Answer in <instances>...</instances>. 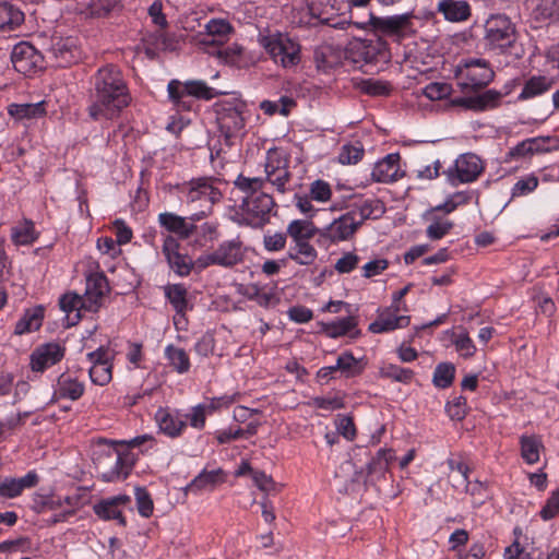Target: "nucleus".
Instances as JSON below:
<instances>
[{
    "label": "nucleus",
    "mask_w": 559,
    "mask_h": 559,
    "mask_svg": "<svg viewBox=\"0 0 559 559\" xmlns=\"http://www.w3.org/2000/svg\"><path fill=\"white\" fill-rule=\"evenodd\" d=\"M181 192L187 195L189 202H201L202 205L207 206H211L221 198V192L212 186L207 178H199L185 183Z\"/></svg>",
    "instance_id": "nucleus-17"
},
{
    "label": "nucleus",
    "mask_w": 559,
    "mask_h": 559,
    "mask_svg": "<svg viewBox=\"0 0 559 559\" xmlns=\"http://www.w3.org/2000/svg\"><path fill=\"white\" fill-rule=\"evenodd\" d=\"M331 195L332 190L326 181L318 179L310 185L311 200L324 203L331 199Z\"/></svg>",
    "instance_id": "nucleus-55"
},
{
    "label": "nucleus",
    "mask_w": 559,
    "mask_h": 559,
    "mask_svg": "<svg viewBox=\"0 0 559 559\" xmlns=\"http://www.w3.org/2000/svg\"><path fill=\"white\" fill-rule=\"evenodd\" d=\"M485 45L500 53H506L516 41L515 25L504 14H492L485 23Z\"/></svg>",
    "instance_id": "nucleus-4"
},
{
    "label": "nucleus",
    "mask_w": 559,
    "mask_h": 559,
    "mask_svg": "<svg viewBox=\"0 0 559 559\" xmlns=\"http://www.w3.org/2000/svg\"><path fill=\"white\" fill-rule=\"evenodd\" d=\"M552 84L554 81L545 75L532 76L525 82L519 98L530 99L539 96L549 91Z\"/></svg>",
    "instance_id": "nucleus-28"
},
{
    "label": "nucleus",
    "mask_w": 559,
    "mask_h": 559,
    "mask_svg": "<svg viewBox=\"0 0 559 559\" xmlns=\"http://www.w3.org/2000/svg\"><path fill=\"white\" fill-rule=\"evenodd\" d=\"M38 481V476L35 472H28L21 478L5 477L0 479V497L15 498L20 496L24 489L33 488Z\"/></svg>",
    "instance_id": "nucleus-20"
},
{
    "label": "nucleus",
    "mask_w": 559,
    "mask_h": 559,
    "mask_svg": "<svg viewBox=\"0 0 559 559\" xmlns=\"http://www.w3.org/2000/svg\"><path fill=\"white\" fill-rule=\"evenodd\" d=\"M384 212V207L379 200H367L361 204L356 205L350 211L349 215L355 218L358 227L368 218H377Z\"/></svg>",
    "instance_id": "nucleus-27"
},
{
    "label": "nucleus",
    "mask_w": 559,
    "mask_h": 559,
    "mask_svg": "<svg viewBox=\"0 0 559 559\" xmlns=\"http://www.w3.org/2000/svg\"><path fill=\"white\" fill-rule=\"evenodd\" d=\"M119 246L120 245L110 237H102L97 240V249L103 254H107L112 259L121 254Z\"/></svg>",
    "instance_id": "nucleus-63"
},
{
    "label": "nucleus",
    "mask_w": 559,
    "mask_h": 559,
    "mask_svg": "<svg viewBox=\"0 0 559 559\" xmlns=\"http://www.w3.org/2000/svg\"><path fill=\"white\" fill-rule=\"evenodd\" d=\"M451 93V86L447 83L433 82L424 90V95L431 100L445 98Z\"/></svg>",
    "instance_id": "nucleus-57"
},
{
    "label": "nucleus",
    "mask_w": 559,
    "mask_h": 559,
    "mask_svg": "<svg viewBox=\"0 0 559 559\" xmlns=\"http://www.w3.org/2000/svg\"><path fill=\"white\" fill-rule=\"evenodd\" d=\"M206 34L213 37V44H222L234 31L231 24L224 19H212L205 24Z\"/></svg>",
    "instance_id": "nucleus-37"
},
{
    "label": "nucleus",
    "mask_w": 559,
    "mask_h": 559,
    "mask_svg": "<svg viewBox=\"0 0 559 559\" xmlns=\"http://www.w3.org/2000/svg\"><path fill=\"white\" fill-rule=\"evenodd\" d=\"M44 310L36 308L27 310L24 316L16 322L14 332L22 335L32 331H37L43 323Z\"/></svg>",
    "instance_id": "nucleus-31"
},
{
    "label": "nucleus",
    "mask_w": 559,
    "mask_h": 559,
    "mask_svg": "<svg viewBox=\"0 0 559 559\" xmlns=\"http://www.w3.org/2000/svg\"><path fill=\"white\" fill-rule=\"evenodd\" d=\"M335 368H338L346 378L356 377L364 370L360 360L356 359L350 352H344L337 357Z\"/></svg>",
    "instance_id": "nucleus-38"
},
{
    "label": "nucleus",
    "mask_w": 559,
    "mask_h": 559,
    "mask_svg": "<svg viewBox=\"0 0 559 559\" xmlns=\"http://www.w3.org/2000/svg\"><path fill=\"white\" fill-rule=\"evenodd\" d=\"M265 182L271 183L277 192L284 194L288 191L287 185L290 182L292 174L288 168L282 169L280 171H274L269 174L263 178Z\"/></svg>",
    "instance_id": "nucleus-48"
},
{
    "label": "nucleus",
    "mask_w": 559,
    "mask_h": 559,
    "mask_svg": "<svg viewBox=\"0 0 559 559\" xmlns=\"http://www.w3.org/2000/svg\"><path fill=\"white\" fill-rule=\"evenodd\" d=\"M165 356L169 365L179 373H185L190 369V359L183 348L168 345L165 348Z\"/></svg>",
    "instance_id": "nucleus-35"
},
{
    "label": "nucleus",
    "mask_w": 559,
    "mask_h": 559,
    "mask_svg": "<svg viewBox=\"0 0 559 559\" xmlns=\"http://www.w3.org/2000/svg\"><path fill=\"white\" fill-rule=\"evenodd\" d=\"M453 228V222L449 219H435L428 225L426 233L431 240L443 238Z\"/></svg>",
    "instance_id": "nucleus-54"
},
{
    "label": "nucleus",
    "mask_w": 559,
    "mask_h": 559,
    "mask_svg": "<svg viewBox=\"0 0 559 559\" xmlns=\"http://www.w3.org/2000/svg\"><path fill=\"white\" fill-rule=\"evenodd\" d=\"M11 61L14 69L24 75H32L44 67L41 53L26 41H21L13 47Z\"/></svg>",
    "instance_id": "nucleus-11"
},
{
    "label": "nucleus",
    "mask_w": 559,
    "mask_h": 559,
    "mask_svg": "<svg viewBox=\"0 0 559 559\" xmlns=\"http://www.w3.org/2000/svg\"><path fill=\"white\" fill-rule=\"evenodd\" d=\"M400 306L395 305L379 310L377 320L369 324L368 330L372 333H386L406 328L411 322V318L400 314Z\"/></svg>",
    "instance_id": "nucleus-16"
},
{
    "label": "nucleus",
    "mask_w": 559,
    "mask_h": 559,
    "mask_svg": "<svg viewBox=\"0 0 559 559\" xmlns=\"http://www.w3.org/2000/svg\"><path fill=\"white\" fill-rule=\"evenodd\" d=\"M538 186V178L534 175H530L515 182L512 188V197H522L533 192Z\"/></svg>",
    "instance_id": "nucleus-56"
},
{
    "label": "nucleus",
    "mask_w": 559,
    "mask_h": 559,
    "mask_svg": "<svg viewBox=\"0 0 559 559\" xmlns=\"http://www.w3.org/2000/svg\"><path fill=\"white\" fill-rule=\"evenodd\" d=\"M131 503V498L127 495L109 497L95 503L94 513L104 521L116 520L121 526H126L127 521L123 510Z\"/></svg>",
    "instance_id": "nucleus-15"
},
{
    "label": "nucleus",
    "mask_w": 559,
    "mask_h": 559,
    "mask_svg": "<svg viewBox=\"0 0 559 559\" xmlns=\"http://www.w3.org/2000/svg\"><path fill=\"white\" fill-rule=\"evenodd\" d=\"M274 207L275 202L271 194L266 192L258 193L253 199L241 201L242 221L252 228H261L270 222Z\"/></svg>",
    "instance_id": "nucleus-7"
},
{
    "label": "nucleus",
    "mask_w": 559,
    "mask_h": 559,
    "mask_svg": "<svg viewBox=\"0 0 559 559\" xmlns=\"http://www.w3.org/2000/svg\"><path fill=\"white\" fill-rule=\"evenodd\" d=\"M357 86L361 92L370 96L389 95L391 91V85L388 82L374 79H362Z\"/></svg>",
    "instance_id": "nucleus-45"
},
{
    "label": "nucleus",
    "mask_w": 559,
    "mask_h": 559,
    "mask_svg": "<svg viewBox=\"0 0 559 559\" xmlns=\"http://www.w3.org/2000/svg\"><path fill=\"white\" fill-rule=\"evenodd\" d=\"M245 255L246 248L239 237L225 240L214 251L203 253L197 258V271H203L212 265L230 269L242 263Z\"/></svg>",
    "instance_id": "nucleus-5"
},
{
    "label": "nucleus",
    "mask_w": 559,
    "mask_h": 559,
    "mask_svg": "<svg viewBox=\"0 0 559 559\" xmlns=\"http://www.w3.org/2000/svg\"><path fill=\"white\" fill-rule=\"evenodd\" d=\"M483 171V160L473 153H465L455 159L453 166L449 167L444 175L448 182L456 187L461 183L474 182Z\"/></svg>",
    "instance_id": "nucleus-10"
},
{
    "label": "nucleus",
    "mask_w": 559,
    "mask_h": 559,
    "mask_svg": "<svg viewBox=\"0 0 559 559\" xmlns=\"http://www.w3.org/2000/svg\"><path fill=\"white\" fill-rule=\"evenodd\" d=\"M394 459L395 454L392 449H380L367 465L368 474L383 475Z\"/></svg>",
    "instance_id": "nucleus-33"
},
{
    "label": "nucleus",
    "mask_w": 559,
    "mask_h": 559,
    "mask_svg": "<svg viewBox=\"0 0 559 559\" xmlns=\"http://www.w3.org/2000/svg\"><path fill=\"white\" fill-rule=\"evenodd\" d=\"M359 263V257L354 252H346L343 257H341L334 265V269L341 273H349L357 267Z\"/></svg>",
    "instance_id": "nucleus-60"
},
{
    "label": "nucleus",
    "mask_w": 559,
    "mask_h": 559,
    "mask_svg": "<svg viewBox=\"0 0 559 559\" xmlns=\"http://www.w3.org/2000/svg\"><path fill=\"white\" fill-rule=\"evenodd\" d=\"M131 102L121 71L112 66H105L97 71L94 90L91 94L88 116L93 120H110L119 115Z\"/></svg>",
    "instance_id": "nucleus-2"
},
{
    "label": "nucleus",
    "mask_w": 559,
    "mask_h": 559,
    "mask_svg": "<svg viewBox=\"0 0 559 559\" xmlns=\"http://www.w3.org/2000/svg\"><path fill=\"white\" fill-rule=\"evenodd\" d=\"M179 242L173 236H166L163 243V253L169 267L179 276H188L197 270V259L193 261L188 254L179 252Z\"/></svg>",
    "instance_id": "nucleus-13"
},
{
    "label": "nucleus",
    "mask_w": 559,
    "mask_h": 559,
    "mask_svg": "<svg viewBox=\"0 0 559 559\" xmlns=\"http://www.w3.org/2000/svg\"><path fill=\"white\" fill-rule=\"evenodd\" d=\"M84 393V384L76 379L61 376L58 380L56 395L58 397H68L72 401L79 400Z\"/></svg>",
    "instance_id": "nucleus-32"
},
{
    "label": "nucleus",
    "mask_w": 559,
    "mask_h": 559,
    "mask_svg": "<svg viewBox=\"0 0 559 559\" xmlns=\"http://www.w3.org/2000/svg\"><path fill=\"white\" fill-rule=\"evenodd\" d=\"M222 130H225L227 134H233L243 128L245 121L239 111L236 109H229L227 112L222 114L218 118Z\"/></svg>",
    "instance_id": "nucleus-44"
},
{
    "label": "nucleus",
    "mask_w": 559,
    "mask_h": 559,
    "mask_svg": "<svg viewBox=\"0 0 559 559\" xmlns=\"http://www.w3.org/2000/svg\"><path fill=\"white\" fill-rule=\"evenodd\" d=\"M8 112L17 120L39 118L46 114L45 102L34 104H11L8 107Z\"/></svg>",
    "instance_id": "nucleus-30"
},
{
    "label": "nucleus",
    "mask_w": 559,
    "mask_h": 559,
    "mask_svg": "<svg viewBox=\"0 0 559 559\" xmlns=\"http://www.w3.org/2000/svg\"><path fill=\"white\" fill-rule=\"evenodd\" d=\"M265 180L261 177H247L242 174L238 175L234 181V186L242 193L241 201L253 199L258 193H263Z\"/></svg>",
    "instance_id": "nucleus-26"
},
{
    "label": "nucleus",
    "mask_w": 559,
    "mask_h": 559,
    "mask_svg": "<svg viewBox=\"0 0 559 559\" xmlns=\"http://www.w3.org/2000/svg\"><path fill=\"white\" fill-rule=\"evenodd\" d=\"M454 345L464 357H472L475 354L476 347L466 333L459 334L454 340Z\"/></svg>",
    "instance_id": "nucleus-64"
},
{
    "label": "nucleus",
    "mask_w": 559,
    "mask_h": 559,
    "mask_svg": "<svg viewBox=\"0 0 559 559\" xmlns=\"http://www.w3.org/2000/svg\"><path fill=\"white\" fill-rule=\"evenodd\" d=\"M287 233H275L263 237L264 249L269 252L280 251L285 248L287 241Z\"/></svg>",
    "instance_id": "nucleus-59"
},
{
    "label": "nucleus",
    "mask_w": 559,
    "mask_h": 559,
    "mask_svg": "<svg viewBox=\"0 0 559 559\" xmlns=\"http://www.w3.org/2000/svg\"><path fill=\"white\" fill-rule=\"evenodd\" d=\"M155 419L159 430L170 438L179 437L187 426L185 419L167 408H159L155 414Z\"/></svg>",
    "instance_id": "nucleus-22"
},
{
    "label": "nucleus",
    "mask_w": 559,
    "mask_h": 559,
    "mask_svg": "<svg viewBox=\"0 0 559 559\" xmlns=\"http://www.w3.org/2000/svg\"><path fill=\"white\" fill-rule=\"evenodd\" d=\"M357 229L358 225L355 222V218L347 212L338 218L334 219L325 228L322 236L329 239L331 242H341L350 239Z\"/></svg>",
    "instance_id": "nucleus-19"
},
{
    "label": "nucleus",
    "mask_w": 559,
    "mask_h": 559,
    "mask_svg": "<svg viewBox=\"0 0 559 559\" xmlns=\"http://www.w3.org/2000/svg\"><path fill=\"white\" fill-rule=\"evenodd\" d=\"M216 401L213 400L209 405L199 404L192 408V413L187 415L190 420V425L193 428L202 429L205 425L206 409H216Z\"/></svg>",
    "instance_id": "nucleus-51"
},
{
    "label": "nucleus",
    "mask_w": 559,
    "mask_h": 559,
    "mask_svg": "<svg viewBox=\"0 0 559 559\" xmlns=\"http://www.w3.org/2000/svg\"><path fill=\"white\" fill-rule=\"evenodd\" d=\"M437 10L449 22H463L471 16V7L464 0H440Z\"/></svg>",
    "instance_id": "nucleus-24"
},
{
    "label": "nucleus",
    "mask_w": 559,
    "mask_h": 559,
    "mask_svg": "<svg viewBox=\"0 0 559 559\" xmlns=\"http://www.w3.org/2000/svg\"><path fill=\"white\" fill-rule=\"evenodd\" d=\"M168 94L174 104L185 110H189L191 107L190 102L186 100V97L192 96L202 99H212L215 97L216 92L214 88L206 85L203 81H187L181 83L178 80H173L167 86Z\"/></svg>",
    "instance_id": "nucleus-9"
},
{
    "label": "nucleus",
    "mask_w": 559,
    "mask_h": 559,
    "mask_svg": "<svg viewBox=\"0 0 559 559\" xmlns=\"http://www.w3.org/2000/svg\"><path fill=\"white\" fill-rule=\"evenodd\" d=\"M158 222L166 230L178 235L181 239L189 238L195 230V225L182 216L165 212L158 215Z\"/></svg>",
    "instance_id": "nucleus-23"
},
{
    "label": "nucleus",
    "mask_w": 559,
    "mask_h": 559,
    "mask_svg": "<svg viewBox=\"0 0 559 559\" xmlns=\"http://www.w3.org/2000/svg\"><path fill=\"white\" fill-rule=\"evenodd\" d=\"M364 156L361 145L345 144L338 154V162L343 165H352L358 163Z\"/></svg>",
    "instance_id": "nucleus-49"
},
{
    "label": "nucleus",
    "mask_w": 559,
    "mask_h": 559,
    "mask_svg": "<svg viewBox=\"0 0 559 559\" xmlns=\"http://www.w3.org/2000/svg\"><path fill=\"white\" fill-rule=\"evenodd\" d=\"M12 241L17 246H27L37 239V233L33 222L24 219L12 228Z\"/></svg>",
    "instance_id": "nucleus-34"
},
{
    "label": "nucleus",
    "mask_w": 559,
    "mask_h": 559,
    "mask_svg": "<svg viewBox=\"0 0 559 559\" xmlns=\"http://www.w3.org/2000/svg\"><path fill=\"white\" fill-rule=\"evenodd\" d=\"M165 295L177 313H185L188 309L187 289L181 284H173L165 287Z\"/></svg>",
    "instance_id": "nucleus-39"
},
{
    "label": "nucleus",
    "mask_w": 559,
    "mask_h": 559,
    "mask_svg": "<svg viewBox=\"0 0 559 559\" xmlns=\"http://www.w3.org/2000/svg\"><path fill=\"white\" fill-rule=\"evenodd\" d=\"M413 13H403L386 17L376 16L373 13L369 14V20L366 23H355L359 28L371 27L373 31L379 32L385 36H393L397 39L406 37L413 33Z\"/></svg>",
    "instance_id": "nucleus-6"
},
{
    "label": "nucleus",
    "mask_w": 559,
    "mask_h": 559,
    "mask_svg": "<svg viewBox=\"0 0 559 559\" xmlns=\"http://www.w3.org/2000/svg\"><path fill=\"white\" fill-rule=\"evenodd\" d=\"M294 105V100L288 97H282L278 103L271 100H263L260 105L261 109L266 115H274L276 112L287 116L289 108Z\"/></svg>",
    "instance_id": "nucleus-53"
},
{
    "label": "nucleus",
    "mask_w": 559,
    "mask_h": 559,
    "mask_svg": "<svg viewBox=\"0 0 559 559\" xmlns=\"http://www.w3.org/2000/svg\"><path fill=\"white\" fill-rule=\"evenodd\" d=\"M222 471H211V472H202L200 473L188 486L189 490H202L207 487H213L215 484L222 480L221 478Z\"/></svg>",
    "instance_id": "nucleus-46"
},
{
    "label": "nucleus",
    "mask_w": 559,
    "mask_h": 559,
    "mask_svg": "<svg viewBox=\"0 0 559 559\" xmlns=\"http://www.w3.org/2000/svg\"><path fill=\"white\" fill-rule=\"evenodd\" d=\"M357 325L355 317H346L333 321L328 329V333L331 337H338L345 335Z\"/></svg>",
    "instance_id": "nucleus-50"
},
{
    "label": "nucleus",
    "mask_w": 559,
    "mask_h": 559,
    "mask_svg": "<svg viewBox=\"0 0 559 559\" xmlns=\"http://www.w3.org/2000/svg\"><path fill=\"white\" fill-rule=\"evenodd\" d=\"M114 358L112 352L104 346H100L94 352L87 354V359L92 364L90 368V378L93 383L97 385H105L110 382L111 364Z\"/></svg>",
    "instance_id": "nucleus-12"
},
{
    "label": "nucleus",
    "mask_w": 559,
    "mask_h": 559,
    "mask_svg": "<svg viewBox=\"0 0 559 559\" xmlns=\"http://www.w3.org/2000/svg\"><path fill=\"white\" fill-rule=\"evenodd\" d=\"M400 155L389 154L374 164L371 178L377 182H392L399 179Z\"/></svg>",
    "instance_id": "nucleus-21"
},
{
    "label": "nucleus",
    "mask_w": 559,
    "mask_h": 559,
    "mask_svg": "<svg viewBox=\"0 0 559 559\" xmlns=\"http://www.w3.org/2000/svg\"><path fill=\"white\" fill-rule=\"evenodd\" d=\"M109 293L106 276L102 273L91 274L86 280V289L83 297V308L90 312H97L103 306L105 296Z\"/></svg>",
    "instance_id": "nucleus-14"
},
{
    "label": "nucleus",
    "mask_w": 559,
    "mask_h": 559,
    "mask_svg": "<svg viewBox=\"0 0 559 559\" xmlns=\"http://www.w3.org/2000/svg\"><path fill=\"white\" fill-rule=\"evenodd\" d=\"M533 13L537 21L559 20V0H540Z\"/></svg>",
    "instance_id": "nucleus-42"
},
{
    "label": "nucleus",
    "mask_w": 559,
    "mask_h": 559,
    "mask_svg": "<svg viewBox=\"0 0 559 559\" xmlns=\"http://www.w3.org/2000/svg\"><path fill=\"white\" fill-rule=\"evenodd\" d=\"M243 49L238 44H233L218 51V57L231 66H239L242 59Z\"/></svg>",
    "instance_id": "nucleus-58"
},
{
    "label": "nucleus",
    "mask_w": 559,
    "mask_h": 559,
    "mask_svg": "<svg viewBox=\"0 0 559 559\" xmlns=\"http://www.w3.org/2000/svg\"><path fill=\"white\" fill-rule=\"evenodd\" d=\"M379 374L381 378L391 379L395 382L409 383L414 378V371L408 368H403L393 364L383 365Z\"/></svg>",
    "instance_id": "nucleus-40"
},
{
    "label": "nucleus",
    "mask_w": 559,
    "mask_h": 559,
    "mask_svg": "<svg viewBox=\"0 0 559 559\" xmlns=\"http://www.w3.org/2000/svg\"><path fill=\"white\" fill-rule=\"evenodd\" d=\"M289 168V159L281 151L272 148L266 153V159L264 164L265 176L274 171Z\"/></svg>",
    "instance_id": "nucleus-43"
},
{
    "label": "nucleus",
    "mask_w": 559,
    "mask_h": 559,
    "mask_svg": "<svg viewBox=\"0 0 559 559\" xmlns=\"http://www.w3.org/2000/svg\"><path fill=\"white\" fill-rule=\"evenodd\" d=\"M261 43L272 59L284 68L294 67L300 61V46L287 36H266Z\"/></svg>",
    "instance_id": "nucleus-8"
},
{
    "label": "nucleus",
    "mask_w": 559,
    "mask_h": 559,
    "mask_svg": "<svg viewBox=\"0 0 559 559\" xmlns=\"http://www.w3.org/2000/svg\"><path fill=\"white\" fill-rule=\"evenodd\" d=\"M559 513V488L555 490L547 499L546 504L540 510L543 520L548 521Z\"/></svg>",
    "instance_id": "nucleus-62"
},
{
    "label": "nucleus",
    "mask_w": 559,
    "mask_h": 559,
    "mask_svg": "<svg viewBox=\"0 0 559 559\" xmlns=\"http://www.w3.org/2000/svg\"><path fill=\"white\" fill-rule=\"evenodd\" d=\"M64 352V347L53 342L38 346L31 355L32 370L43 372L59 362L63 358Z\"/></svg>",
    "instance_id": "nucleus-18"
},
{
    "label": "nucleus",
    "mask_w": 559,
    "mask_h": 559,
    "mask_svg": "<svg viewBox=\"0 0 559 559\" xmlns=\"http://www.w3.org/2000/svg\"><path fill=\"white\" fill-rule=\"evenodd\" d=\"M454 377V365L451 362H441L437 365L433 371L432 383L439 389H447L453 383Z\"/></svg>",
    "instance_id": "nucleus-41"
},
{
    "label": "nucleus",
    "mask_w": 559,
    "mask_h": 559,
    "mask_svg": "<svg viewBox=\"0 0 559 559\" xmlns=\"http://www.w3.org/2000/svg\"><path fill=\"white\" fill-rule=\"evenodd\" d=\"M495 76L488 61L479 58H467L460 62L456 70L457 85L465 93L464 96L451 100L453 106L462 107L475 112L493 109L499 106L502 94L496 90L468 95L471 92L487 86Z\"/></svg>",
    "instance_id": "nucleus-1"
},
{
    "label": "nucleus",
    "mask_w": 559,
    "mask_h": 559,
    "mask_svg": "<svg viewBox=\"0 0 559 559\" xmlns=\"http://www.w3.org/2000/svg\"><path fill=\"white\" fill-rule=\"evenodd\" d=\"M24 22V13L8 1H0V31H14Z\"/></svg>",
    "instance_id": "nucleus-25"
},
{
    "label": "nucleus",
    "mask_w": 559,
    "mask_h": 559,
    "mask_svg": "<svg viewBox=\"0 0 559 559\" xmlns=\"http://www.w3.org/2000/svg\"><path fill=\"white\" fill-rule=\"evenodd\" d=\"M83 297L75 293H67L62 295L59 299L60 309L67 314L76 311V320L81 318L80 311L83 308Z\"/></svg>",
    "instance_id": "nucleus-47"
},
{
    "label": "nucleus",
    "mask_w": 559,
    "mask_h": 559,
    "mask_svg": "<svg viewBox=\"0 0 559 559\" xmlns=\"http://www.w3.org/2000/svg\"><path fill=\"white\" fill-rule=\"evenodd\" d=\"M447 413L451 419L462 420L466 416V399L459 396L447 404Z\"/></svg>",
    "instance_id": "nucleus-61"
},
{
    "label": "nucleus",
    "mask_w": 559,
    "mask_h": 559,
    "mask_svg": "<svg viewBox=\"0 0 559 559\" xmlns=\"http://www.w3.org/2000/svg\"><path fill=\"white\" fill-rule=\"evenodd\" d=\"M286 233L294 242L287 253L288 258L299 265H311L318 257L316 248L310 243L317 234L314 224L307 219H294L287 225Z\"/></svg>",
    "instance_id": "nucleus-3"
},
{
    "label": "nucleus",
    "mask_w": 559,
    "mask_h": 559,
    "mask_svg": "<svg viewBox=\"0 0 559 559\" xmlns=\"http://www.w3.org/2000/svg\"><path fill=\"white\" fill-rule=\"evenodd\" d=\"M448 464L450 467L449 478L452 486L456 489L469 490V483L467 480L468 466L463 462L454 460H449Z\"/></svg>",
    "instance_id": "nucleus-36"
},
{
    "label": "nucleus",
    "mask_w": 559,
    "mask_h": 559,
    "mask_svg": "<svg viewBox=\"0 0 559 559\" xmlns=\"http://www.w3.org/2000/svg\"><path fill=\"white\" fill-rule=\"evenodd\" d=\"M521 456L527 464L539 461L540 451L544 449L540 437L536 435L522 436L520 438Z\"/></svg>",
    "instance_id": "nucleus-29"
},
{
    "label": "nucleus",
    "mask_w": 559,
    "mask_h": 559,
    "mask_svg": "<svg viewBox=\"0 0 559 559\" xmlns=\"http://www.w3.org/2000/svg\"><path fill=\"white\" fill-rule=\"evenodd\" d=\"M136 508L141 516L150 518L153 514V500L145 488H135Z\"/></svg>",
    "instance_id": "nucleus-52"
}]
</instances>
